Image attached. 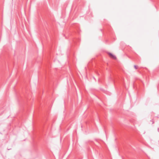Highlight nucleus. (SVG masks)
Returning a JSON list of instances; mask_svg holds the SVG:
<instances>
[{
	"label": "nucleus",
	"instance_id": "3",
	"mask_svg": "<svg viewBox=\"0 0 159 159\" xmlns=\"http://www.w3.org/2000/svg\"><path fill=\"white\" fill-rule=\"evenodd\" d=\"M134 67L135 69H138V66H137L134 65Z\"/></svg>",
	"mask_w": 159,
	"mask_h": 159
},
{
	"label": "nucleus",
	"instance_id": "1",
	"mask_svg": "<svg viewBox=\"0 0 159 159\" xmlns=\"http://www.w3.org/2000/svg\"><path fill=\"white\" fill-rule=\"evenodd\" d=\"M108 54L110 56V57H112V58L114 59H116V57L114 56V55H113L112 54H111V53H108Z\"/></svg>",
	"mask_w": 159,
	"mask_h": 159
},
{
	"label": "nucleus",
	"instance_id": "4",
	"mask_svg": "<svg viewBox=\"0 0 159 159\" xmlns=\"http://www.w3.org/2000/svg\"><path fill=\"white\" fill-rule=\"evenodd\" d=\"M158 131H159V128L158 129Z\"/></svg>",
	"mask_w": 159,
	"mask_h": 159
},
{
	"label": "nucleus",
	"instance_id": "2",
	"mask_svg": "<svg viewBox=\"0 0 159 159\" xmlns=\"http://www.w3.org/2000/svg\"><path fill=\"white\" fill-rule=\"evenodd\" d=\"M150 122H151V124H152L154 123V120H153V119H152V120H151L150 121Z\"/></svg>",
	"mask_w": 159,
	"mask_h": 159
}]
</instances>
